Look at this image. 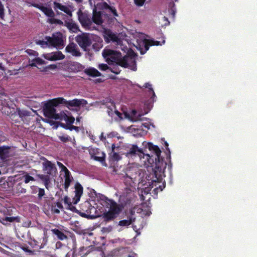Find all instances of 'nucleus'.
<instances>
[{"label":"nucleus","mask_w":257,"mask_h":257,"mask_svg":"<svg viewBox=\"0 0 257 257\" xmlns=\"http://www.w3.org/2000/svg\"><path fill=\"white\" fill-rule=\"evenodd\" d=\"M144 86L146 88H148L150 92L152 93V98L153 99V101H154V98L156 97V95L152 87V84H150L149 83H146Z\"/></svg>","instance_id":"4c0bfd02"},{"label":"nucleus","mask_w":257,"mask_h":257,"mask_svg":"<svg viewBox=\"0 0 257 257\" xmlns=\"http://www.w3.org/2000/svg\"><path fill=\"white\" fill-rule=\"evenodd\" d=\"M148 148L152 152L151 154H145L142 149H139L137 145H134L126 152V156L128 157H133L138 155L140 159H145L144 162H147L152 166L154 164L155 167L152 173L147 177V179L150 187H155L154 191L159 189L162 191L165 187L166 184L165 181H163V177H165L164 171L167 163L161 157V151L158 146L154 145L152 143H148Z\"/></svg>","instance_id":"f257e3e1"},{"label":"nucleus","mask_w":257,"mask_h":257,"mask_svg":"<svg viewBox=\"0 0 257 257\" xmlns=\"http://www.w3.org/2000/svg\"><path fill=\"white\" fill-rule=\"evenodd\" d=\"M45 58L50 61H56L62 60L65 58V56L60 51H57L46 54Z\"/></svg>","instance_id":"ddd939ff"},{"label":"nucleus","mask_w":257,"mask_h":257,"mask_svg":"<svg viewBox=\"0 0 257 257\" xmlns=\"http://www.w3.org/2000/svg\"><path fill=\"white\" fill-rule=\"evenodd\" d=\"M68 209L70 210L71 211L74 212H77L78 210L76 208L75 206H74L72 204H69V206H68Z\"/></svg>","instance_id":"bf43d9fd"},{"label":"nucleus","mask_w":257,"mask_h":257,"mask_svg":"<svg viewBox=\"0 0 257 257\" xmlns=\"http://www.w3.org/2000/svg\"><path fill=\"white\" fill-rule=\"evenodd\" d=\"M58 166L61 169V171L64 172V173L66 172V171H69L68 169L61 162H57Z\"/></svg>","instance_id":"49530a36"},{"label":"nucleus","mask_w":257,"mask_h":257,"mask_svg":"<svg viewBox=\"0 0 257 257\" xmlns=\"http://www.w3.org/2000/svg\"><path fill=\"white\" fill-rule=\"evenodd\" d=\"M46 41H43V40H39L37 44L39 45H41L43 47H44V46H49V43L48 42V36H47L45 37Z\"/></svg>","instance_id":"a19ab883"},{"label":"nucleus","mask_w":257,"mask_h":257,"mask_svg":"<svg viewBox=\"0 0 257 257\" xmlns=\"http://www.w3.org/2000/svg\"><path fill=\"white\" fill-rule=\"evenodd\" d=\"M144 43L145 50L144 51L142 50L141 51V54H144L146 53V52L149 49L150 46L162 45V44H161L160 41L151 39H145L144 41Z\"/></svg>","instance_id":"4468645a"},{"label":"nucleus","mask_w":257,"mask_h":257,"mask_svg":"<svg viewBox=\"0 0 257 257\" xmlns=\"http://www.w3.org/2000/svg\"><path fill=\"white\" fill-rule=\"evenodd\" d=\"M146 0H134L135 5L138 7H142L144 5Z\"/></svg>","instance_id":"603ef678"},{"label":"nucleus","mask_w":257,"mask_h":257,"mask_svg":"<svg viewBox=\"0 0 257 257\" xmlns=\"http://www.w3.org/2000/svg\"><path fill=\"white\" fill-rule=\"evenodd\" d=\"M66 68L68 72L76 73L81 71L84 67L77 62H70L66 65Z\"/></svg>","instance_id":"9b49d317"},{"label":"nucleus","mask_w":257,"mask_h":257,"mask_svg":"<svg viewBox=\"0 0 257 257\" xmlns=\"http://www.w3.org/2000/svg\"><path fill=\"white\" fill-rule=\"evenodd\" d=\"M98 68L101 71L109 70L110 67L106 64H100Z\"/></svg>","instance_id":"c03bdc74"},{"label":"nucleus","mask_w":257,"mask_h":257,"mask_svg":"<svg viewBox=\"0 0 257 257\" xmlns=\"http://www.w3.org/2000/svg\"><path fill=\"white\" fill-rule=\"evenodd\" d=\"M22 179H24V182L25 184L29 183L30 181H35V178L30 176L27 172H24V175L22 176Z\"/></svg>","instance_id":"2f4dec72"},{"label":"nucleus","mask_w":257,"mask_h":257,"mask_svg":"<svg viewBox=\"0 0 257 257\" xmlns=\"http://www.w3.org/2000/svg\"><path fill=\"white\" fill-rule=\"evenodd\" d=\"M108 37L109 38V39L112 42H117L118 38L116 35L112 34V33H110V34H108Z\"/></svg>","instance_id":"8fccbe9b"},{"label":"nucleus","mask_w":257,"mask_h":257,"mask_svg":"<svg viewBox=\"0 0 257 257\" xmlns=\"http://www.w3.org/2000/svg\"><path fill=\"white\" fill-rule=\"evenodd\" d=\"M65 102V99H64V98L58 97L49 100L46 104H48V105H50V106L53 108H55V107L57 106L60 104H64Z\"/></svg>","instance_id":"6ab92c4d"},{"label":"nucleus","mask_w":257,"mask_h":257,"mask_svg":"<svg viewBox=\"0 0 257 257\" xmlns=\"http://www.w3.org/2000/svg\"><path fill=\"white\" fill-rule=\"evenodd\" d=\"M66 127L70 131L75 130L77 132H78L79 131V127L78 126H74V125H71L70 126H66Z\"/></svg>","instance_id":"6e6d98bb"},{"label":"nucleus","mask_w":257,"mask_h":257,"mask_svg":"<svg viewBox=\"0 0 257 257\" xmlns=\"http://www.w3.org/2000/svg\"><path fill=\"white\" fill-rule=\"evenodd\" d=\"M84 72L87 75L91 77L100 76L101 74L94 68H89L85 70Z\"/></svg>","instance_id":"a878e982"},{"label":"nucleus","mask_w":257,"mask_h":257,"mask_svg":"<svg viewBox=\"0 0 257 257\" xmlns=\"http://www.w3.org/2000/svg\"><path fill=\"white\" fill-rule=\"evenodd\" d=\"M49 46L54 47H60L64 46L62 34L60 32L54 34L52 37L48 36Z\"/></svg>","instance_id":"6e6552de"},{"label":"nucleus","mask_w":257,"mask_h":257,"mask_svg":"<svg viewBox=\"0 0 257 257\" xmlns=\"http://www.w3.org/2000/svg\"><path fill=\"white\" fill-rule=\"evenodd\" d=\"M4 17V6L2 5V4L0 2V18L1 19H3Z\"/></svg>","instance_id":"5fc2aeb1"},{"label":"nucleus","mask_w":257,"mask_h":257,"mask_svg":"<svg viewBox=\"0 0 257 257\" xmlns=\"http://www.w3.org/2000/svg\"><path fill=\"white\" fill-rule=\"evenodd\" d=\"M50 175H43V174H38V177L39 179H40L43 182L46 188L48 189L49 187V184L51 182V178Z\"/></svg>","instance_id":"393cba45"},{"label":"nucleus","mask_w":257,"mask_h":257,"mask_svg":"<svg viewBox=\"0 0 257 257\" xmlns=\"http://www.w3.org/2000/svg\"><path fill=\"white\" fill-rule=\"evenodd\" d=\"M38 244L36 245H38L40 248H42L46 244L47 242V237L44 235L42 238L39 239V241H37Z\"/></svg>","instance_id":"473e14b6"},{"label":"nucleus","mask_w":257,"mask_h":257,"mask_svg":"<svg viewBox=\"0 0 257 257\" xmlns=\"http://www.w3.org/2000/svg\"><path fill=\"white\" fill-rule=\"evenodd\" d=\"M115 109V104L113 102L110 103V105L107 106V113L109 116L112 117L113 115V109Z\"/></svg>","instance_id":"f704fd0d"},{"label":"nucleus","mask_w":257,"mask_h":257,"mask_svg":"<svg viewBox=\"0 0 257 257\" xmlns=\"http://www.w3.org/2000/svg\"><path fill=\"white\" fill-rule=\"evenodd\" d=\"M11 147L8 146L0 147V159L2 160L7 159L10 157Z\"/></svg>","instance_id":"f3484780"},{"label":"nucleus","mask_w":257,"mask_h":257,"mask_svg":"<svg viewBox=\"0 0 257 257\" xmlns=\"http://www.w3.org/2000/svg\"><path fill=\"white\" fill-rule=\"evenodd\" d=\"M75 40L79 46L85 51L92 44L90 34L87 33H82L78 35L75 38Z\"/></svg>","instance_id":"39448f33"},{"label":"nucleus","mask_w":257,"mask_h":257,"mask_svg":"<svg viewBox=\"0 0 257 257\" xmlns=\"http://www.w3.org/2000/svg\"><path fill=\"white\" fill-rule=\"evenodd\" d=\"M44 114L45 116L50 118H53L56 120H63V118L60 117L61 113L60 114L56 113V110L48 104H45L44 108Z\"/></svg>","instance_id":"1a4fd4ad"},{"label":"nucleus","mask_w":257,"mask_h":257,"mask_svg":"<svg viewBox=\"0 0 257 257\" xmlns=\"http://www.w3.org/2000/svg\"><path fill=\"white\" fill-rule=\"evenodd\" d=\"M123 177L126 183L131 185V183L133 182L132 178L130 177L127 174H126Z\"/></svg>","instance_id":"3c124183"},{"label":"nucleus","mask_w":257,"mask_h":257,"mask_svg":"<svg viewBox=\"0 0 257 257\" xmlns=\"http://www.w3.org/2000/svg\"><path fill=\"white\" fill-rule=\"evenodd\" d=\"M80 215L82 217H86V218H93L95 216L94 215L87 214H86V213H85L84 212L80 213Z\"/></svg>","instance_id":"13d9d810"},{"label":"nucleus","mask_w":257,"mask_h":257,"mask_svg":"<svg viewBox=\"0 0 257 257\" xmlns=\"http://www.w3.org/2000/svg\"><path fill=\"white\" fill-rule=\"evenodd\" d=\"M64 202L65 204H66L69 206V204H71L72 203L70 202V198L68 196H65L64 198Z\"/></svg>","instance_id":"e2e57ef3"},{"label":"nucleus","mask_w":257,"mask_h":257,"mask_svg":"<svg viewBox=\"0 0 257 257\" xmlns=\"http://www.w3.org/2000/svg\"><path fill=\"white\" fill-rule=\"evenodd\" d=\"M87 249L86 247H85L84 246L81 247L79 248V251L78 252V254L79 255H81L82 256L86 255L88 253V251H87L86 253H83V251L86 250Z\"/></svg>","instance_id":"09e8293b"},{"label":"nucleus","mask_w":257,"mask_h":257,"mask_svg":"<svg viewBox=\"0 0 257 257\" xmlns=\"http://www.w3.org/2000/svg\"><path fill=\"white\" fill-rule=\"evenodd\" d=\"M114 111L113 113L114 112L116 115L120 118H122V114L119 111H118L117 110L114 109Z\"/></svg>","instance_id":"69168bd1"},{"label":"nucleus","mask_w":257,"mask_h":257,"mask_svg":"<svg viewBox=\"0 0 257 257\" xmlns=\"http://www.w3.org/2000/svg\"><path fill=\"white\" fill-rule=\"evenodd\" d=\"M51 231H52V234L56 235L59 240H63L67 238V236L65 234L63 231L58 229H52Z\"/></svg>","instance_id":"b1692460"},{"label":"nucleus","mask_w":257,"mask_h":257,"mask_svg":"<svg viewBox=\"0 0 257 257\" xmlns=\"http://www.w3.org/2000/svg\"><path fill=\"white\" fill-rule=\"evenodd\" d=\"M54 206H57V208H58L59 209H63V205H62V203L60 202H59V201H58V202H56L55 205Z\"/></svg>","instance_id":"0e129e2a"},{"label":"nucleus","mask_w":257,"mask_h":257,"mask_svg":"<svg viewBox=\"0 0 257 257\" xmlns=\"http://www.w3.org/2000/svg\"><path fill=\"white\" fill-rule=\"evenodd\" d=\"M16 221L17 222H20V218L18 216L16 217H5L4 219H3V221L1 222L5 224L6 223L5 222H13Z\"/></svg>","instance_id":"7c9ffc66"},{"label":"nucleus","mask_w":257,"mask_h":257,"mask_svg":"<svg viewBox=\"0 0 257 257\" xmlns=\"http://www.w3.org/2000/svg\"><path fill=\"white\" fill-rule=\"evenodd\" d=\"M67 28L71 31L73 33H77L79 31V27L78 25L75 23L72 22H69L67 24Z\"/></svg>","instance_id":"c85d7f7f"},{"label":"nucleus","mask_w":257,"mask_h":257,"mask_svg":"<svg viewBox=\"0 0 257 257\" xmlns=\"http://www.w3.org/2000/svg\"><path fill=\"white\" fill-rule=\"evenodd\" d=\"M78 19L81 26L86 30H92L95 29L92 24L91 16L87 12H83L80 9L77 12Z\"/></svg>","instance_id":"20e7f679"},{"label":"nucleus","mask_w":257,"mask_h":257,"mask_svg":"<svg viewBox=\"0 0 257 257\" xmlns=\"http://www.w3.org/2000/svg\"><path fill=\"white\" fill-rule=\"evenodd\" d=\"M40 188L36 186H32L31 187V189L32 190V194H36L38 192L39 189Z\"/></svg>","instance_id":"4d7b16f0"},{"label":"nucleus","mask_w":257,"mask_h":257,"mask_svg":"<svg viewBox=\"0 0 257 257\" xmlns=\"http://www.w3.org/2000/svg\"><path fill=\"white\" fill-rule=\"evenodd\" d=\"M51 211L54 213L59 214L60 213V211L58 208H56L55 206L52 205L51 206Z\"/></svg>","instance_id":"680f3d73"},{"label":"nucleus","mask_w":257,"mask_h":257,"mask_svg":"<svg viewBox=\"0 0 257 257\" xmlns=\"http://www.w3.org/2000/svg\"><path fill=\"white\" fill-rule=\"evenodd\" d=\"M108 17L107 14H103L100 11H97L96 8L93 10L92 16L91 17L92 23L97 25H101L104 22L103 18Z\"/></svg>","instance_id":"9d476101"},{"label":"nucleus","mask_w":257,"mask_h":257,"mask_svg":"<svg viewBox=\"0 0 257 257\" xmlns=\"http://www.w3.org/2000/svg\"><path fill=\"white\" fill-rule=\"evenodd\" d=\"M88 151L91 158L101 162L102 164L105 166H106L105 161V154L104 152L101 151L99 149L95 148H89Z\"/></svg>","instance_id":"0eeeda50"},{"label":"nucleus","mask_w":257,"mask_h":257,"mask_svg":"<svg viewBox=\"0 0 257 257\" xmlns=\"http://www.w3.org/2000/svg\"><path fill=\"white\" fill-rule=\"evenodd\" d=\"M143 127L147 129H149L150 128V126L148 123H142L141 125L140 126V128L135 129L134 133L136 134H135L134 135L137 136H142L145 135L147 132L143 130Z\"/></svg>","instance_id":"4be33fe9"},{"label":"nucleus","mask_w":257,"mask_h":257,"mask_svg":"<svg viewBox=\"0 0 257 257\" xmlns=\"http://www.w3.org/2000/svg\"><path fill=\"white\" fill-rule=\"evenodd\" d=\"M108 201L110 202L109 209L103 213V221L108 222L115 219L121 211L122 208L115 201L111 200Z\"/></svg>","instance_id":"7ed1b4c3"},{"label":"nucleus","mask_w":257,"mask_h":257,"mask_svg":"<svg viewBox=\"0 0 257 257\" xmlns=\"http://www.w3.org/2000/svg\"><path fill=\"white\" fill-rule=\"evenodd\" d=\"M54 8L55 10L57 9H59L61 11L64 12L68 15H72V12L70 11V10L67 6L63 5L60 3L55 2L54 3Z\"/></svg>","instance_id":"aec40b11"},{"label":"nucleus","mask_w":257,"mask_h":257,"mask_svg":"<svg viewBox=\"0 0 257 257\" xmlns=\"http://www.w3.org/2000/svg\"><path fill=\"white\" fill-rule=\"evenodd\" d=\"M60 117L65 120L67 124H72L75 120L74 117L73 116H69L66 115L64 112L61 113Z\"/></svg>","instance_id":"c756f323"},{"label":"nucleus","mask_w":257,"mask_h":257,"mask_svg":"<svg viewBox=\"0 0 257 257\" xmlns=\"http://www.w3.org/2000/svg\"><path fill=\"white\" fill-rule=\"evenodd\" d=\"M118 65H116V66H114L112 68L110 67L109 71L115 74H118L120 72V70H119L118 67Z\"/></svg>","instance_id":"37998d69"},{"label":"nucleus","mask_w":257,"mask_h":257,"mask_svg":"<svg viewBox=\"0 0 257 257\" xmlns=\"http://www.w3.org/2000/svg\"><path fill=\"white\" fill-rule=\"evenodd\" d=\"M111 158L113 161H118L120 159L118 154L115 152H113L112 155L111 156Z\"/></svg>","instance_id":"de8ad7c7"},{"label":"nucleus","mask_w":257,"mask_h":257,"mask_svg":"<svg viewBox=\"0 0 257 257\" xmlns=\"http://www.w3.org/2000/svg\"><path fill=\"white\" fill-rule=\"evenodd\" d=\"M45 195V190L43 188H39L38 191V198L39 200H42V197Z\"/></svg>","instance_id":"a18cd8bd"},{"label":"nucleus","mask_w":257,"mask_h":257,"mask_svg":"<svg viewBox=\"0 0 257 257\" xmlns=\"http://www.w3.org/2000/svg\"><path fill=\"white\" fill-rule=\"evenodd\" d=\"M35 63H33L31 64L32 66H36V64L42 65L44 64V61L40 58H36L33 60Z\"/></svg>","instance_id":"ea45409f"},{"label":"nucleus","mask_w":257,"mask_h":257,"mask_svg":"<svg viewBox=\"0 0 257 257\" xmlns=\"http://www.w3.org/2000/svg\"><path fill=\"white\" fill-rule=\"evenodd\" d=\"M49 22L51 24H61L62 23V22L60 20L54 19L53 18H52L50 20Z\"/></svg>","instance_id":"864d4df0"},{"label":"nucleus","mask_w":257,"mask_h":257,"mask_svg":"<svg viewBox=\"0 0 257 257\" xmlns=\"http://www.w3.org/2000/svg\"><path fill=\"white\" fill-rule=\"evenodd\" d=\"M23 182H20L16 184L15 187V191L16 194H25L27 192V189L24 187Z\"/></svg>","instance_id":"cd10ccee"},{"label":"nucleus","mask_w":257,"mask_h":257,"mask_svg":"<svg viewBox=\"0 0 257 257\" xmlns=\"http://www.w3.org/2000/svg\"><path fill=\"white\" fill-rule=\"evenodd\" d=\"M36 7L40 9L47 17L50 18L54 17L55 13L51 8H49L44 6H39L38 5H37V6H36Z\"/></svg>","instance_id":"5701e85b"},{"label":"nucleus","mask_w":257,"mask_h":257,"mask_svg":"<svg viewBox=\"0 0 257 257\" xmlns=\"http://www.w3.org/2000/svg\"><path fill=\"white\" fill-rule=\"evenodd\" d=\"M64 178V189L66 191H67L71 183L73 180V178L72 176L70 171H66V172L65 173Z\"/></svg>","instance_id":"412c9836"},{"label":"nucleus","mask_w":257,"mask_h":257,"mask_svg":"<svg viewBox=\"0 0 257 257\" xmlns=\"http://www.w3.org/2000/svg\"><path fill=\"white\" fill-rule=\"evenodd\" d=\"M31 224H32V222L30 220L24 221L23 223V226L25 227H29L31 226Z\"/></svg>","instance_id":"052dcab7"},{"label":"nucleus","mask_w":257,"mask_h":257,"mask_svg":"<svg viewBox=\"0 0 257 257\" xmlns=\"http://www.w3.org/2000/svg\"><path fill=\"white\" fill-rule=\"evenodd\" d=\"M127 219H124L119 221L118 225L120 226H128L135 221V218L132 216H129Z\"/></svg>","instance_id":"bb28decb"},{"label":"nucleus","mask_w":257,"mask_h":257,"mask_svg":"<svg viewBox=\"0 0 257 257\" xmlns=\"http://www.w3.org/2000/svg\"><path fill=\"white\" fill-rule=\"evenodd\" d=\"M48 67H49V68L52 69H56V68L57 66H56V65H55V64H51V65H50L48 66Z\"/></svg>","instance_id":"774afa93"},{"label":"nucleus","mask_w":257,"mask_h":257,"mask_svg":"<svg viewBox=\"0 0 257 257\" xmlns=\"http://www.w3.org/2000/svg\"><path fill=\"white\" fill-rule=\"evenodd\" d=\"M58 138L63 143H67L68 142H71L72 141L71 138L67 135L59 136H58Z\"/></svg>","instance_id":"c9c22d12"},{"label":"nucleus","mask_w":257,"mask_h":257,"mask_svg":"<svg viewBox=\"0 0 257 257\" xmlns=\"http://www.w3.org/2000/svg\"><path fill=\"white\" fill-rule=\"evenodd\" d=\"M165 146L167 149V150L168 151V155H167V157H166V159L167 160V161H168L170 163L169 164H168V168L169 169H171V156H170V150L168 148V146H169V144L168 143L165 141Z\"/></svg>","instance_id":"e433bc0d"},{"label":"nucleus","mask_w":257,"mask_h":257,"mask_svg":"<svg viewBox=\"0 0 257 257\" xmlns=\"http://www.w3.org/2000/svg\"><path fill=\"white\" fill-rule=\"evenodd\" d=\"M169 14L172 16L173 18H175L176 14V8L175 5L174 3H170L169 4V9L168 10Z\"/></svg>","instance_id":"72a5a7b5"},{"label":"nucleus","mask_w":257,"mask_h":257,"mask_svg":"<svg viewBox=\"0 0 257 257\" xmlns=\"http://www.w3.org/2000/svg\"><path fill=\"white\" fill-rule=\"evenodd\" d=\"M102 47L101 43H94L92 44V48L95 51H99Z\"/></svg>","instance_id":"79ce46f5"},{"label":"nucleus","mask_w":257,"mask_h":257,"mask_svg":"<svg viewBox=\"0 0 257 257\" xmlns=\"http://www.w3.org/2000/svg\"><path fill=\"white\" fill-rule=\"evenodd\" d=\"M83 192V188L82 185L79 183L76 182L75 184V193L76 200L74 204H76L78 201L80 200V197Z\"/></svg>","instance_id":"dca6fc26"},{"label":"nucleus","mask_w":257,"mask_h":257,"mask_svg":"<svg viewBox=\"0 0 257 257\" xmlns=\"http://www.w3.org/2000/svg\"><path fill=\"white\" fill-rule=\"evenodd\" d=\"M163 20L165 22V25L167 26L169 25L170 24V22L169 21L168 18L166 17H163Z\"/></svg>","instance_id":"338daca9"},{"label":"nucleus","mask_w":257,"mask_h":257,"mask_svg":"<svg viewBox=\"0 0 257 257\" xmlns=\"http://www.w3.org/2000/svg\"><path fill=\"white\" fill-rule=\"evenodd\" d=\"M102 54L107 63L109 65L114 63L123 68H127L129 66L128 57L126 55L122 57L120 52L105 48L103 50Z\"/></svg>","instance_id":"f03ea898"},{"label":"nucleus","mask_w":257,"mask_h":257,"mask_svg":"<svg viewBox=\"0 0 257 257\" xmlns=\"http://www.w3.org/2000/svg\"><path fill=\"white\" fill-rule=\"evenodd\" d=\"M86 102L84 99H74L72 100L67 101L65 99L64 104L68 107L69 106H80L81 104Z\"/></svg>","instance_id":"a211bd4d"},{"label":"nucleus","mask_w":257,"mask_h":257,"mask_svg":"<svg viewBox=\"0 0 257 257\" xmlns=\"http://www.w3.org/2000/svg\"><path fill=\"white\" fill-rule=\"evenodd\" d=\"M40 159L44 161L42 163L43 171L47 175L52 177L55 176L57 173V169L55 165L44 157H42Z\"/></svg>","instance_id":"423d86ee"},{"label":"nucleus","mask_w":257,"mask_h":257,"mask_svg":"<svg viewBox=\"0 0 257 257\" xmlns=\"http://www.w3.org/2000/svg\"><path fill=\"white\" fill-rule=\"evenodd\" d=\"M100 8L101 10H105L106 12L112 13L113 17H118L116 9L113 7L109 6L107 3L103 2L100 4Z\"/></svg>","instance_id":"2eb2a0df"},{"label":"nucleus","mask_w":257,"mask_h":257,"mask_svg":"<svg viewBox=\"0 0 257 257\" xmlns=\"http://www.w3.org/2000/svg\"><path fill=\"white\" fill-rule=\"evenodd\" d=\"M18 114L21 117L29 116L30 114V112L25 110L18 109Z\"/></svg>","instance_id":"58836bf2"},{"label":"nucleus","mask_w":257,"mask_h":257,"mask_svg":"<svg viewBox=\"0 0 257 257\" xmlns=\"http://www.w3.org/2000/svg\"><path fill=\"white\" fill-rule=\"evenodd\" d=\"M65 51L66 52L70 53L73 56L79 57L81 55L77 46L73 43L68 45L65 48Z\"/></svg>","instance_id":"f8f14e48"}]
</instances>
